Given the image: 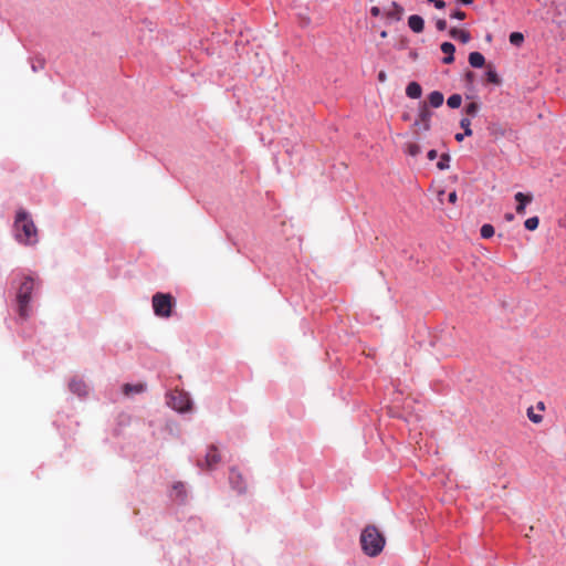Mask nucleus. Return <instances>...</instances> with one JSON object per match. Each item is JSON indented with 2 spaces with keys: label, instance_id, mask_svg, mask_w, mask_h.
<instances>
[{
  "label": "nucleus",
  "instance_id": "nucleus-1",
  "mask_svg": "<svg viewBox=\"0 0 566 566\" xmlns=\"http://www.w3.org/2000/svg\"><path fill=\"white\" fill-rule=\"evenodd\" d=\"M13 230L18 242L25 245H33L38 242L36 227L24 210L17 212Z\"/></svg>",
  "mask_w": 566,
  "mask_h": 566
},
{
  "label": "nucleus",
  "instance_id": "nucleus-2",
  "mask_svg": "<svg viewBox=\"0 0 566 566\" xmlns=\"http://www.w3.org/2000/svg\"><path fill=\"white\" fill-rule=\"evenodd\" d=\"M38 285L39 283L36 279L32 275H22L18 281L17 302L19 314L23 318H27L30 315L31 295Z\"/></svg>",
  "mask_w": 566,
  "mask_h": 566
},
{
  "label": "nucleus",
  "instance_id": "nucleus-3",
  "mask_svg": "<svg viewBox=\"0 0 566 566\" xmlns=\"http://www.w3.org/2000/svg\"><path fill=\"white\" fill-rule=\"evenodd\" d=\"M360 543L368 556H377L385 546V538L376 527L368 526L361 533Z\"/></svg>",
  "mask_w": 566,
  "mask_h": 566
},
{
  "label": "nucleus",
  "instance_id": "nucleus-4",
  "mask_svg": "<svg viewBox=\"0 0 566 566\" xmlns=\"http://www.w3.org/2000/svg\"><path fill=\"white\" fill-rule=\"evenodd\" d=\"M171 306L172 298L169 294L157 293L153 296V308L157 316L169 317Z\"/></svg>",
  "mask_w": 566,
  "mask_h": 566
},
{
  "label": "nucleus",
  "instance_id": "nucleus-5",
  "mask_svg": "<svg viewBox=\"0 0 566 566\" xmlns=\"http://www.w3.org/2000/svg\"><path fill=\"white\" fill-rule=\"evenodd\" d=\"M169 406L179 412H186L191 407V400L188 394L176 391L170 396Z\"/></svg>",
  "mask_w": 566,
  "mask_h": 566
},
{
  "label": "nucleus",
  "instance_id": "nucleus-6",
  "mask_svg": "<svg viewBox=\"0 0 566 566\" xmlns=\"http://www.w3.org/2000/svg\"><path fill=\"white\" fill-rule=\"evenodd\" d=\"M431 116L432 113L429 111L428 106L423 104L419 109L418 118L416 119L413 126L423 132H428L431 127Z\"/></svg>",
  "mask_w": 566,
  "mask_h": 566
},
{
  "label": "nucleus",
  "instance_id": "nucleus-7",
  "mask_svg": "<svg viewBox=\"0 0 566 566\" xmlns=\"http://www.w3.org/2000/svg\"><path fill=\"white\" fill-rule=\"evenodd\" d=\"M220 462V453L214 446L208 448L205 457V465L207 469H213Z\"/></svg>",
  "mask_w": 566,
  "mask_h": 566
},
{
  "label": "nucleus",
  "instance_id": "nucleus-8",
  "mask_svg": "<svg viewBox=\"0 0 566 566\" xmlns=\"http://www.w3.org/2000/svg\"><path fill=\"white\" fill-rule=\"evenodd\" d=\"M514 198L517 201L516 212L518 214H524L526 206L533 200V196L531 193L516 192Z\"/></svg>",
  "mask_w": 566,
  "mask_h": 566
},
{
  "label": "nucleus",
  "instance_id": "nucleus-9",
  "mask_svg": "<svg viewBox=\"0 0 566 566\" xmlns=\"http://www.w3.org/2000/svg\"><path fill=\"white\" fill-rule=\"evenodd\" d=\"M403 9L396 2H392L389 8L385 10V17L388 21H399L402 17Z\"/></svg>",
  "mask_w": 566,
  "mask_h": 566
},
{
  "label": "nucleus",
  "instance_id": "nucleus-10",
  "mask_svg": "<svg viewBox=\"0 0 566 566\" xmlns=\"http://www.w3.org/2000/svg\"><path fill=\"white\" fill-rule=\"evenodd\" d=\"M441 51L446 54L442 62L444 64H451L454 61V51L455 48L451 42H443L441 44Z\"/></svg>",
  "mask_w": 566,
  "mask_h": 566
},
{
  "label": "nucleus",
  "instance_id": "nucleus-11",
  "mask_svg": "<svg viewBox=\"0 0 566 566\" xmlns=\"http://www.w3.org/2000/svg\"><path fill=\"white\" fill-rule=\"evenodd\" d=\"M408 25L415 33H420L423 31L424 21L418 14H412L408 18Z\"/></svg>",
  "mask_w": 566,
  "mask_h": 566
},
{
  "label": "nucleus",
  "instance_id": "nucleus-12",
  "mask_svg": "<svg viewBox=\"0 0 566 566\" xmlns=\"http://www.w3.org/2000/svg\"><path fill=\"white\" fill-rule=\"evenodd\" d=\"M449 34L452 39L458 40L464 44L471 40V34L467 30L452 28L450 29Z\"/></svg>",
  "mask_w": 566,
  "mask_h": 566
},
{
  "label": "nucleus",
  "instance_id": "nucleus-13",
  "mask_svg": "<svg viewBox=\"0 0 566 566\" xmlns=\"http://www.w3.org/2000/svg\"><path fill=\"white\" fill-rule=\"evenodd\" d=\"M70 389L78 396H85L87 394V386L83 380L73 379L70 382Z\"/></svg>",
  "mask_w": 566,
  "mask_h": 566
},
{
  "label": "nucleus",
  "instance_id": "nucleus-14",
  "mask_svg": "<svg viewBox=\"0 0 566 566\" xmlns=\"http://www.w3.org/2000/svg\"><path fill=\"white\" fill-rule=\"evenodd\" d=\"M406 94L410 98H419L422 94V88L417 82H410L406 87Z\"/></svg>",
  "mask_w": 566,
  "mask_h": 566
},
{
  "label": "nucleus",
  "instance_id": "nucleus-15",
  "mask_svg": "<svg viewBox=\"0 0 566 566\" xmlns=\"http://www.w3.org/2000/svg\"><path fill=\"white\" fill-rule=\"evenodd\" d=\"M469 63L472 67L480 69L484 65L485 59L480 52H471L469 54Z\"/></svg>",
  "mask_w": 566,
  "mask_h": 566
},
{
  "label": "nucleus",
  "instance_id": "nucleus-16",
  "mask_svg": "<svg viewBox=\"0 0 566 566\" xmlns=\"http://www.w3.org/2000/svg\"><path fill=\"white\" fill-rule=\"evenodd\" d=\"M428 101L432 107L438 108L443 104L444 97L441 92L433 91L429 94Z\"/></svg>",
  "mask_w": 566,
  "mask_h": 566
},
{
  "label": "nucleus",
  "instance_id": "nucleus-17",
  "mask_svg": "<svg viewBox=\"0 0 566 566\" xmlns=\"http://www.w3.org/2000/svg\"><path fill=\"white\" fill-rule=\"evenodd\" d=\"M405 153L411 157H416L421 153V148L416 143H407L405 145Z\"/></svg>",
  "mask_w": 566,
  "mask_h": 566
},
{
  "label": "nucleus",
  "instance_id": "nucleus-18",
  "mask_svg": "<svg viewBox=\"0 0 566 566\" xmlns=\"http://www.w3.org/2000/svg\"><path fill=\"white\" fill-rule=\"evenodd\" d=\"M145 389V386L143 384H138V385H129V384H126L123 388L124 392L126 395H130V394H138V392H142L144 391Z\"/></svg>",
  "mask_w": 566,
  "mask_h": 566
},
{
  "label": "nucleus",
  "instance_id": "nucleus-19",
  "mask_svg": "<svg viewBox=\"0 0 566 566\" xmlns=\"http://www.w3.org/2000/svg\"><path fill=\"white\" fill-rule=\"evenodd\" d=\"M524 42V35L521 32H512L510 34V43L514 46H521Z\"/></svg>",
  "mask_w": 566,
  "mask_h": 566
},
{
  "label": "nucleus",
  "instance_id": "nucleus-20",
  "mask_svg": "<svg viewBox=\"0 0 566 566\" xmlns=\"http://www.w3.org/2000/svg\"><path fill=\"white\" fill-rule=\"evenodd\" d=\"M462 97L459 94H453L447 99V104L450 108H458L461 106Z\"/></svg>",
  "mask_w": 566,
  "mask_h": 566
},
{
  "label": "nucleus",
  "instance_id": "nucleus-21",
  "mask_svg": "<svg viewBox=\"0 0 566 566\" xmlns=\"http://www.w3.org/2000/svg\"><path fill=\"white\" fill-rule=\"evenodd\" d=\"M480 109V105L476 102H471L464 107V112L467 115L474 117L476 116Z\"/></svg>",
  "mask_w": 566,
  "mask_h": 566
},
{
  "label": "nucleus",
  "instance_id": "nucleus-22",
  "mask_svg": "<svg viewBox=\"0 0 566 566\" xmlns=\"http://www.w3.org/2000/svg\"><path fill=\"white\" fill-rule=\"evenodd\" d=\"M480 232L483 239H490L494 235V228L492 224L486 223L481 227Z\"/></svg>",
  "mask_w": 566,
  "mask_h": 566
},
{
  "label": "nucleus",
  "instance_id": "nucleus-23",
  "mask_svg": "<svg viewBox=\"0 0 566 566\" xmlns=\"http://www.w3.org/2000/svg\"><path fill=\"white\" fill-rule=\"evenodd\" d=\"M539 219L538 217H531L525 220L524 226L528 231H534L538 228Z\"/></svg>",
  "mask_w": 566,
  "mask_h": 566
},
{
  "label": "nucleus",
  "instance_id": "nucleus-24",
  "mask_svg": "<svg viewBox=\"0 0 566 566\" xmlns=\"http://www.w3.org/2000/svg\"><path fill=\"white\" fill-rule=\"evenodd\" d=\"M527 417L533 423H541L543 421V416L536 413L533 407L527 408Z\"/></svg>",
  "mask_w": 566,
  "mask_h": 566
},
{
  "label": "nucleus",
  "instance_id": "nucleus-25",
  "mask_svg": "<svg viewBox=\"0 0 566 566\" xmlns=\"http://www.w3.org/2000/svg\"><path fill=\"white\" fill-rule=\"evenodd\" d=\"M460 126H461V128H463L465 136H471L473 134L472 129H471V120H470V118L463 117L460 120Z\"/></svg>",
  "mask_w": 566,
  "mask_h": 566
},
{
  "label": "nucleus",
  "instance_id": "nucleus-26",
  "mask_svg": "<svg viewBox=\"0 0 566 566\" xmlns=\"http://www.w3.org/2000/svg\"><path fill=\"white\" fill-rule=\"evenodd\" d=\"M450 166V156L447 155V154H443L440 158V160L438 161L437 164V167L440 169V170H446L448 169Z\"/></svg>",
  "mask_w": 566,
  "mask_h": 566
},
{
  "label": "nucleus",
  "instance_id": "nucleus-27",
  "mask_svg": "<svg viewBox=\"0 0 566 566\" xmlns=\"http://www.w3.org/2000/svg\"><path fill=\"white\" fill-rule=\"evenodd\" d=\"M486 80L490 83L500 84V77H499L497 73L495 71H493V70H489L486 72Z\"/></svg>",
  "mask_w": 566,
  "mask_h": 566
},
{
  "label": "nucleus",
  "instance_id": "nucleus-28",
  "mask_svg": "<svg viewBox=\"0 0 566 566\" xmlns=\"http://www.w3.org/2000/svg\"><path fill=\"white\" fill-rule=\"evenodd\" d=\"M451 18H454L458 20H463V19H465V12L461 11V10H457L451 14Z\"/></svg>",
  "mask_w": 566,
  "mask_h": 566
},
{
  "label": "nucleus",
  "instance_id": "nucleus-29",
  "mask_svg": "<svg viewBox=\"0 0 566 566\" xmlns=\"http://www.w3.org/2000/svg\"><path fill=\"white\" fill-rule=\"evenodd\" d=\"M237 472L234 470L231 471V475H230V480H231V483L233 484V488L237 489L239 492H241L243 490V488H241L240 485L238 484H234V478L237 476Z\"/></svg>",
  "mask_w": 566,
  "mask_h": 566
},
{
  "label": "nucleus",
  "instance_id": "nucleus-30",
  "mask_svg": "<svg viewBox=\"0 0 566 566\" xmlns=\"http://www.w3.org/2000/svg\"><path fill=\"white\" fill-rule=\"evenodd\" d=\"M436 27L439 31H444L447 29V21L440 19L436 22Z\"/></svg>",
  "mask_w": 566,
  "mask_h": 566
},
{
  "label": "nucleus",
  "instance_id": "nucleus-31",
  "mask_svg": "<svg viewBox=\"0 0 566 566\" xmlns=\"http://www.w3.org/2000/svg\"><path fill=\"white\" fill-rule=\"evenodd\" d=\"M433 3H434V7L437 9H444L446 8V2L443 0H436Z\"/></svg>",
  "mask_w": 566,
  "mask_h": 566
},
{
  "label": "nucleus",
  "instance_id": "nucleus-32",
  "mask_svg": "<svg viewBox=\"0 0 566 566\" xmlns=\"http://www.w3.org/2000/svg\"><path fill=\"white\" fill-rule=\"evenodd\" d=\"M448 199L451 203H455V201L458 199L457 192L455 191L450 192L448 196Z\"/></svg>",
  "mask_w": 566,
  "mask_h": 566
},
{
  "label": "nucleus",
  "instance_id": "nucleus-33",
  "mask_svg": "<svg viewBox=\"0 0 566 566\" xmlns=\"http://www.w3.org/2000/svg\"><path fill=\"white\" fill-rule=\"evenodd\" d=\"M437 156H438L437 150L431 149V150H429V151H428V158H429V160H434V159L437 158Z\"/></svg>",
  "mask_w": 566,
  "mask_h": 566
},
{
  "label": "nucleus",
  "instance_id": "nucleus-34",
  "mask_svg": "<svg viewBox=\"0 0 566 566\" xmlns=\"http://www.w3.org/2000/svg\"><path fill=\"white\" fill-rule=\"evenodd\" d=\"M370 13L374 17H378L380 14V9L378 7H371Z\"/></svg>",
  "mask_w": 566,
  "mask_h": 566
},
{
  "label": "nucleus",
  "instance_id": "nucleus-35",
  "mask_svg": "<svg viewBox=\"0 0 566 566\" xmlns=\"http://www.w3.org/2000/svg\"><path fill=\"white\" fill-rule=\"evenodd\" d=\"M378 80L380 82H385L386 81V73L384 71L379 72Z\"/></svg>",
  "mask_w": 566,
  "mask_h": 566
},
{
  "label": "nucleus",
  "instance_id": "nucleus-36",
  "mask_svg": "<svg viewBox=\"0 0 566 566\" xmlns=\"http://www.w3.org/2000/svg\"><path fill=\"white\" fill-rule=\"evenodd\" d=\"M464 136H465L464 133L463 134L458 133V134H455L454 138H455L457 142H462Z\"/></svg>",
  "mask_w": 566,
  "mask_h": 566
},
{
  "label": "nucleus",
  "instance_id": "nucleus-37",
  "mask_svg": "<svg viewBox=\"0 0 566 566\" xmlns=\"http://www.w3.org/2000/svg\"><path fill=\"white\" fill-rule=\"evenodd\" d=\"M537 409H538L539 411H543V410L545 409V405H544V402H543V401H539V402L537 403Z\"/></svg>",
  "mask_w": 566,
  "mask_h": 566
},
{
  "label": "nucleus",
  "instance_id": "nucleus-38",
  "mask_svg": "<svg viewBox=\"0 0 566 566\" xmlns=\"http://www.w3.org/2000/svg\"><path fill=\"white\" fill-rule=\"evenodd\" d=\"M457 1L462 4H471L473 2V0H457Z\"/></svg>",
  "mask_w": 566,
  "mask_h": 566
},
{
  "label": "nucleus",
  "instance_id": "nucleus-39",
  "mask_svg": "<svg viewBox=\"0 0 566 566\" xmlns=\"http://www.w3.org/2000/svg\"><path fill=\"white\" fill-rule=\"evenodd\" d=\"M514 219V216L512 213H506L505 214V220L506 221H512Z\"/></svg>",
  "mask_w": 566,
  "mask_h": 566
},
{
  "label": "nucleus",
  "instance_id": "nucleus-40",
  "mask_svg": "<svg viewBox=\"0 0 566 566\" xmlns=\"http://www.w3.org/2000/svg\"><path fill=\"white\" fill-rule=\"evenodd\" d=\"M387 35H388L387 31H381V32H380V36H381V38H387Z\"/></svg>",
  "mask_w": 566,
  "mask_h": 566
},
{
  "label": "nucleus",
  "instance_id": "nucleus-41",
  "mask_svg": "<svg viewBox=\"0 0 566 566\" xmlns=\"http://www.w3.org/2000/svg\"><path fill=\"white\" fill-rule=\"evenodd\" d=\"M402 118H403L405 120H407V119L409 118V116H408V115H403V116H402Z\"/></svg>",
  "mask_w": 566,
  "mask_h": 566
},
{
  "label": "nucleus",
  "instance_id": "nucleus-42",
  "mask_svg": "<svg viewBox=\"0 0 566 566\" xmlns=\"http://www.w3.org/2000/svg\"><path fill=\"white\" fill-rule=\"evenodd\" d=\"M179 486L182 488V484L175 485V489L177 490Z\"/></svg>",
  "mask_w": 566,
  "mask_h": 566
},
{
  "label": "nucleus",
  "instance_id": "nucleus-43",
  "mask_svg": "<svg viewBox=\"0 0 566 566\" xmlns=\"http://www.w3.org/2000/svg\"><path fill=\"white\" fill-rule=\"evenodd\" d=\"M428 2H434L436 0H427Z\"/></svg>",
  "mask_w": 566,
  "mask_h": 566
}]
</instances>
